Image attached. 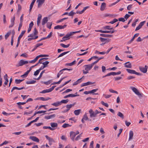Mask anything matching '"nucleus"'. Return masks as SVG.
I'll use <instances>...</instances> for the list:
<instances>
[{
	"mask_svg": "<svg viewBox=\"0 0 148 148\" xmlns=\"http://www.w3.org/2000/svg\"><path fill=\"white\" fill-rule=\"evenodd\" d=\"M29 62L27 61H24L23 60H21L18 63V65H17V67L21 66L25 64L28 63Z\"/></svg>",
	"mask_w": 148,
	"mask_h": 148,
	"instance_id": "1",
	"label": "nucleus"
},
{
	"mask_svg": "<svg viewBox=\"0 0 148 148\" xmlns=\"http://www.w3.org/2000/svg\"><path fill=\"white\" fill-rule=\"evenodd\" d=\"M147 66L146 65H145V67H143L141 66L139 67V68L140 71L143 72V73H146L147 71Z\"/></svg>",
	"mask_w": 148,
	"mask_h": 148,
	"instance_id": "2",
	"label": "nucleus"
},
{
	"mask_svg": "<svg viewBox=\"0 0 148 148\" xmlns=\"http://www.w3.org/2000/svg\"><path fill=\"white\" fill-rule=\"evenodd\" d=\"M55 86H52L51 88L48 89L44 90L40 92H49L52 91V90H53Z\"/></svg>",
	"mask_w": 148,
	"mask_h": 148,
	"instance_id": "3",
	"label": "nucleus"
},
{
	"mask_svg": "<svg viewBox=\"0 0 148 148\" xmlns=\"http://www.w3.org/2000/svg\"><path fill=\"white\" fill-rule=\"evenodd\" d=\"M92 65L91 64L88 65H85L84 66V67L85 69V70H88L90 71L92 68Z\"/></svg>",
	"mask_w": 148,
	"mask_h": 148,
	"instance_id": "4",
	"label": "nucleus"
},
{
	"mask_svg": "<svg viewBox=\"0 0 148 148\" xmlns=\"http://www.w3.org/2000/svg\"><path fill=\"white\" fill-rule=\"evenodd\" d=\"M89 112L90 114V117L92 118L96 117V114L95 112H94L92 109H90L89 111Z\"/></svg>",
	"mask_w": 148,
	"mask_h": 148,
	"instance_id": "5",
	"label": "nucleus"
},
{
	"mask_svg": "<svg viewBox=\"0 0 148 148\" xmlns=\"http://www.w3.org/2000/svg\"><path fill=\"white\" fill-rule=\"evenodd\" d=\"M50 125L52 128L53 129V130H55L58 126V124L56 123L51 122L50 123Z\"/></svg>",
	"mask_w": 148,
	"mask_h": 148,
	"instance_id": "6",
	"label": "nucleus"
},
{
	"mask_svg": "<svg viewBox=\"0 0 148 148\" xmlns=\"http://www.w3.org/2000/svg\"><path fill=\"white\" fill-rule=\"evenodd\" d=\"M76 135L75 134V132L72 131L70 132V137L73 141H74L75 140V137Z\"/></svg>",
	"mask_w": 148,
	"mask_h": 148,
	"instance_id": "7",
	"label": "nucleus"
},
{
	"mask_svg": "<svg viewBox=\"0 0 148 148\" xmlns=\"http://www.w3.org/2000/svg\"><path fill=\"white\" fill-rule=\"evenodd\" d=\"M66 25H64L63 26H62L60 25H58L57 26H56L54 28V29H64L66 27Z\"/></svg>",
	"mask_w": 148,
	"mask_h": 148,
	"instance_id": "8",
	"label": "nucleus"
},
{
	"mask_svg": "<svg viewBox=\"0 0 148 148\" xmlns=\"http://www.w3.org/2000/svg\"><path fill=\"white\" fill-rule=\"evenodd\" d=\"M30 139H31L33 141L37 142H39V139L36 137L35 136H30L29 137Z\"/></svg>",
	"mask_w": 148,
	"mask_h": 148,
	"instance_id": "9",
	"label": "nucleus"
},
{
	"mask_svg": "<svg viewBox=\"0 0 148 148\" xmlns=\"http://www.w3.org/2000/svg\"><path fill=\"white\" fill-rule=\"evenodd\" d=\"M45 0H37V2H38V7L40 8L42 4L44 3Z\"/></svg>",
	"mask_w": 148,
	"mask_h": 148,
	"instance_id": "10",
	"label": "nucleus"
},
{
	"mask_svg": "<svg viewBox=\"0 0 148 148\" xmlns=\"http://www.w3.org/2000/svg\"><path fill=\"white\" fill-rule=\"evenodd\" d=\"M106 4L104 3L103 2L101 3V8H100V10L101 11H103L106 8Z\"/></svg>",
	"mask_w": 148,
	"mask_h": 148,
	"instance_id": "11",
	"label": "nucleus"
},
{
	"mask_svg": "<svg viewBox=\"0 0 148 148\" xmlns=\"http://www.w3.org/2000/svg\"><path fill=\"white\" fill-rule=\"evenodd\" d=\"M69 37L68 35L66 34V36L64 37H63L62 38V40H60L61 42H63V41H65L66 40H68L69 39Z\"/></svg>",
	"mask_w": 148,
	"mask_h": 148,
	"instance_id": "12",
	"label": "nucleus"
},
{
	"mask_svg": "<svg viewBox=\"0 0 148 148\" xmlns=\"http://www.w3.org/2000/svg\"><path fill=\"white\" fill-rule=\"evenodd\" d=\"M124 66L126 67L131 68L132 67V65L131 63L129 62H126L124 64Z\"/></svg>",
	"mask_w": 148,
	"mask_h": 148,
	"instance_id": "13",
	"label": "nucleus"
},
{
	"mask_svg": "<svg viewBox=\"0 0 148 148\" xmlns=\"http://www.w3.org/2000/svg\"><path fill=\"white\" fill-rule=\"evenodd\" d=\"M134 133L132 131H130L129 133V141H130L133 138Z\"/></svg>",
	"mask_w": 148,
	"mask_h": 148,
	"instance_id": "14",
	"label": "nucleus"
},
{
	"mask_svg": "<svg viewBox=\"0 0 148 148\" xmlns=\"http://www.w3.org/2000/svg\"><path fill=\"white\" fill-rule=\"evenodd\" d=\"M79 95H74L73 94H69L68 95L65 96L64 97V98H66L68 97H74L76 96H79Z\"/></svg>",
	"mask_w": 148,
	"mask_h": 148,
	"instance_id": "15",
	"label": "nucleus"
},
{
	"mask_svg": "<svg viewBox=\"0 0 148 148\" xmlns=\"http://www.w3.org/2000/svg\"><path fill=\"white\" fill-rule=\"evenodd\" d=\"M42 15L41 14H39L38 15V18L37 20V25L38 26H39V24L40 23V21L41 19Z\"/></svg>",
	"mask_w": 148,
	"mask_h": 148,
	"instance_id": "16",
	"label": "nucleus"
},
{
	"mask_svg": "<svg viewBox=\"0 0 148 148\" xmlns=\"http://www.w3.org/2000/svg\"><path fill=\"white\" fill-rule=\"evenodd\" d=\"M84 77L83 76L82 77L79 79H78L77 81L74 83L73 84V86L77 85L78 84L81 83L82 82V79Z\"/></svg>",
	"mask_w": 148,
	"mask_h": 148,
	"instance_id": "17",
	"label": "nucleus"
},
{
	"mask_svg": "<svg viewBox=\"0 0 148 148\" xmlns=\"http://www.w3.org/2000/svg\"><path fill=\"white\" fill-rule=\"evenodd\" d=\"M126 70L127 72H128L129 73L135 74H136V71L135 70L130 69H127Z\"/></svg>",
	"mask_w": 148,
	"mask_h": 148,
	"instance_id": "18",
	"label": "nucleus"
},
{
	"mask_svg": "<svg viewBox=\"0 0 148 148\" xmlns=\"http://www.w3.org/2000/svg\"><path fill=\"white\" fill-rule=\"evenodd\" d=\"M98 89L97 88L96 89H93L91 90H89L88 91H84V93H93L97 92L98 90Z\"/></svg>",
	"mask_w": 148,
	"mask_h": 148,
	"instance_id": "19",
	"label": "nucleus"
},
{
	"mask_svg": "<svg viewBox=\"0 0 148 148\" xmlns=\"http://www.w3.org/2000/svg\"><path fill=\"white\" fill-rule=\"evenodd\" d=\"M48 18L47 17H44L42 19V25H44L48 21Z\"/></svg>",
	"mask_w": 148,
	"mask_h": 148,
	"instance_id": "20",
	"label": "nucleus"
},
{
	"mask_svg": "<svg viewBox=\"0 0 148 148\" xmlns=\"http://www.w3.org/2000/svg\"><path fill=\"white\" fill-rule=\"evenodd\" d=\"M93 84L92 83L90 82H88L86 83H84L81 84V86H83Z\"/></svg>",
	"mask_w": 148,
	"mask_h": 148,
	"instance_id": "21",
	"label": "nucleus"
},
{
	"mask_svg": "<svg viewBox=\"0 0 148 148\" xmlns=\"http://www.w3.org/2000/svg\"><path fill=\"white\" fill-rule=\"evenodd\" d=\"M46 138H47V139L49 141V142H54V141L53 139L52 138H51L50 137H49L47 135H46L45 136Z\"/></svg>",
	"mask_w": 148,
	"mask_h": 148,
	"instance_id": "22",
	"label": "nucleus"
},
{
	"mask_svg": "<svg viewBox=\"0 0 148 148\" xmlns=\"http://www.w3.org/2000/svg\"><path fill=\"white\" fill-rule=\"evenodd\" d=\"M100 36L104 37H111L112 36V35L110 34H100Z\"/></svg>",
	"mask_w": 148,
	"mask_h": 148,
	"instance_id": "23",
	"label": "nucleus"
},
{
	"mask_svg": "<svg viewBox=\"0 0 148 148\" xmlns=\"http://www.w3.org/2000/svg\"><path fill=\"white\" fill-rule=\"evenodd\" d=\"M103 29H108L109 30H112L113 29V27H110L109 26H106L103 27Z\"/></svg>",
	"mask_w": 148,
	"mask_h": 148,
	"instance_id": "24",
	"label": "nucleus"
},
{
	"mask_svg": "<svg viewBox=\"0 0 148 148\" xmlns=\"http://www.w3.org/2000/svg\"><path fill=\"white\" fill-rule=\"evenodd\" d=\"M51 105L55 106L58 107L61 105L60 101H57L51 104Z\"/></svg>",
	"mask_w": 148,
	"mask_h": 148,
	"instance_id": "25",
	"label": "nucleus"
},
{
	"mask_svg": "<svg viewBox=\"0 0 148 148\" xmlns=\"http://www.w3.org/2000/svg\"><path fill=\"white\" fill-rule=\"evenodd\" d=\"M36 0H33L29 7V12H30Z\"/></svg>",
	"mask_w": 148,
	"mask_h": 148,
	"instance_id": "26",
	"label": "nucleus"
},
{
	"mask_svg": "<svg viewBox=\"0 0 148 148\" xmlns=\"http://www.w3.org/2000/svg\"><path fill=\"white\" fill-rule=\"evenodd\" d=\"M65 78H66V77H63V78H61V79L59 81H58V82H55L51 84V85H55V84H60L61 83V81L64 79Z\"/></svg>",
	"mask_w": 148,
	"mask_h": 148,
	"instance_id": "27",
	"label": "nucleus"
},
{
	"mask_svg": "<svg viewBox=\"0 0 148 148\" xmlns=\"http://www.w3.org/2000/svg\"><path fill=\"white\" fill-rule=\"evenodd\" d=\"M116 31V30L113 29L112 31H107L105 30L104 31V33H110V34H113L114 32Z\"/></svg>",
	"mask_w": 148,
	"mask_h": 148,
	"instance_id": "28",
	"label": "nucleus"
},
{
	"mask_svg": "<svg viewBox=\"0 0 148 148\" xmlns=\"http://www.w3.org/2000/svg\"><path fill=\"white\" fill-rule=\"evenodd\" d=\"M81 111V110L80 109H78L77 110H75L74 111V113L76 115H79L80 112Z\"/></svg>",
	"mask_w": 148,
	"mask_h": 148,
	"instance_id": "29",
	"label": "nucleus"
},
{
	"mask_svg": "<svg viewBox=\"0 0 148 148\" xmlns=\"http://www.w3.org/2000/svg\"><path fill=\"white\" fill-rule=\"evenodd\" d=\"M24 88V87H22L21 88H18L17 87H14L11 90V92H12L13 90L15 89H17L18 90H21Z\"/></svg>",
	"mask_w": 148,
	"mask_h": 148,
	"instance_id": "30",
	"label": "nucleus"
},
{
	"mask_svg": "<svg viewBox=\"0 0 148 148\" xmlns=\"http://www.w3.org/2000/svg\"><path fill=\"white\" fill-rule=\"evenodd\" d=\"M70 52V51H68L66 52H64L60 54L58 57V58H59L60 57H62L64 55H65L67 53Z\"/></svg>",
	"mask_w": 148,
	"mask_h": 148,
	"instance_id": "31",
	"label": "nucleus"
},
{
	"mask_svg": "<svg viewBox=\"0 0 148 148\" xmlns=\"http://www.w3.org/2000/svg\"><path fill=\"white\" fill-rule=\"evenodd\" d=\"M75 62H76V61L74 60L71 63H66V66H73V65H74L75 63Z\"/></svg>",
	"mask_w": 148,
	"mask_h": 148,
	"instance_id": "32",
	"label": "nucleus"
},
{
	"mask_svg": "<svg viewBox=\"0 0 148 148\" xmlns=\"http://www.w3.org/2000/svg\"><path fill=\"white\" fill-rule=\"evenodd\" d=\"M117 115L121 118L124 119V115L121 112H119L117 114Z\"/></svg>",
	"mask_w": 148,
	"mask_h": 148,
	"instance_id": "33",
	"label": "nucleus"
},
{
	"mask_svg": "<svg viewBox=\"0 0 148 148\" xmlns=\"http://www.w3.org/2000/svg\"><path fill=\"white\" fill-rule=\"evenodd\" d=\"M74 105V104L67 105L66 106V108H67V110H69L72 107V106Z\"/></svg>",
	"mask_w": 148,
	"mask_h": 148,
	"instance_id": "34",
	"label": "nucleus"
},
{
	"mask_svg": "<svg viewBox=\"0 0 148 148\" xmlns=\"http://www.w3.org/2000/svg\"><path fill=\"white\" fill-rule=\"evenodd\" d=\"M60 45L63 47L66 48L68 47L69 46L70 44H69L67 45H65L64 44L61 43L60 44Z\"/></svg>",
	"mask_w": 148,
	"mask_h": 148,
	"instance_id": "35",
	"label": "nucleus"
},
{
	"mask_svg": "<svg viewBox=\"0 0 148 148\" xmlns=\"http://www.w3.org/2000/svg\"><path fill=\"white\" fill-rule=\"evenodd\" d=\"M130 88L134 92H139L137 89L135 87H131Z\"/></svg>",
	"mask_w": 148,
	"mask_h": 148,
	"instance_id": "36",
	"label": "nucleus"
},
{
	"mask_svg": "<svg viewBox=\"0 0 148 148\" xmlns=\"http://www.w3.org/2000/svg\"><path fill=\"white\" fill-rule=\"evenodd\" d=\"M69 101V100L68 99H66V100H62L60 102L61 105L62 103H66L68 102Z\"/></svg>",
	"mask_w": 148,
	"mask_h": 148,
	"instance_id": "37",
	"label": "nucleus"
},
{
	"mask_svg": "<svg viewBox=\"0 0 148 148\" xmlns=\"http://www.w3.org/2000/svg\"><path fill=\"white\" fill-rule=\"evenodd\" d=\"M36 81L35 80H32L31 81H27L26 82L27 84H33L36 82Z\"/></svg>",
	"mask_w": 148,
	"mask_h": 148,
	"instance_id": "38",
	"label": "nucleus"
},
{
	"mask_svg": "<svg viewBox=\"0 0 148 148\" xmlns=\"http://www.w3.org/2000/svg\"><path fill=\"white\" fill-rule=\"evenodd\" d=\"M11 33V31L8 32L5 35V39H7L9 36L10 35Z\"/></svg>",
	"mask_w": 148,
	"mask_h": 148,
	"instance_id": "39",
	"label": "nucleus"
},
{
	"mask_svg": "<svg viewBox=\"0 0 148 148\" xmlns=\"http://www.w3.org/2000/svg\"><path fill=\"white\" fill-rule=\"evenodd\" d=\"M71 125H69L68 124L64 123L62 125V127L64 128H65L68 127H71Z\"/></svg>",
	"mask_w": 148,
	"mask_h": 148,
	"instance_id": "40",
	"label": "nucleus"
},
{
	"mask_svg": "<svg viewBox=\"0 0 148 148\" xmlns=\"http://www.w3.org/2000/svg\"><path fill=\"white\" fill-rule=\"evenodd\" d=\"M140 98H141L144 96L143 93H135Z\"/></svg>",
	"mask_w": 148,
	"mask_h": 148,
	"instance_id": "41",
	"label": "nucleus"
},
{
	"mask_svg": "<svg viewBox=\"0 0 148 148\" xmlns=\"http://www.w3.org/2000/svg\"><path fill=\"white\" fill-rule=\"evenodd\" d=\"M23 79H17L15 80V82L16 84H18L20 83L21 82H22Z\"/></svg>",
	"mask_w": 148,
	"mask_h": 148,
	"instance_id": "42",
	"label": "nucleus"
},
{
	"mask_svg": "<svg viewBox=\"0 0 148 148\" xmlns=\"http://www.w3.org/2000/svg\"><path fill=\"white\" fill-rule=\"evenodd\" d=\"M2 114L4 115H5L6 116H7L10 115L11 114H15V113H8L5 112H2Z\"/></svg>",
	"mask_w": 148,
	"mask_h": 148,
	"instance_id": "43",
	"label": "nucleus"
},
{
	"mask_svg": "<svg viewBox=\"0 0 148 148\" xmlns=\"http://www.w3.org/2000/svg\"><path fill=\"white\" fill-rule=\"evenodd\" d=\"M49 62L47 61L42 63V64L43 65L44 67H46L47 66V65L49 64Z\"/></svg>",
	"mask_w": 148,
	"mask_h": 148,
	"instance_id": "44",
	"label": "nucleus"
},
{
	"mask_svg": "<svg viewBox=\"0 0 148 148\" xmlns=\"http://www.w3.org/2000/svg\"><path fill=\"white\" fill-rule=\"evenodd\" d=\"M45 70H43V71H42L40 73V75L39 76V77L38 78H37L36 79L38 80L39 79H40V78H41V77L42 76V74L45 72Z\"/></svg>",
	"mask_w": 148,
	"mask_h": 148,
	"instance_id": "45",
	"label": "nucleus"
},
{
	"mask_svg": "<svg viewBox=\"0 0 148 148\" xmlns=\"http://www.w3.org/2000/svg\"><path fill=\"white\" fill-rule=\"evenodd\" d=\"M118 21V20L116 18L114 19L112 21H111L109 23H111V24H113L117 22Z\"/></svg>",
	"mask_w": 148,
	"mask_h": 148,
	"instance_id": "46",
	"label": "nucleus"
},
{
	"mask_svg": "<svg viewBox=\"0 0 148 148\" xmlns=\"http://www.w3.org/2000/svg\"><path fill=\"white\" fill-rule=\"evenodd\" d=\"M101 103L102 105L105 106H106L107 107H108L109 106H108V104L107 103H104L103 101H101Z\"/></svg>",
	"mask_w": 148,
	"mask_h": 148,
	"instance_id": "47",
	"label": "nucleus"
},
{
	"mask_svg": "<svg viewBox=\"0 0 148 148\" xmlns=\"http://www.w3.org/2000/svg\"><path fill=\"white\" fill-rule=\"evenodd\" d=\"M121 73V72L120 71H119L117 72H112V75H119Z\"/></svg>",
	"mask_w": 148,
	"mask_h": 148,
	"instance_id": "48",
	"label": "nucleus"
},
{
	"mask_svg": "<svg viewBox=\"0 0 148 148\" xmlns=\"http://www.w3.org/2000/svg\"><path fill=\"white\" fill-rule=\"evenodd\" d=\"M82 119L85 120H88V118L87 115L86 114H85L83 116Z\"/></svg>",
	"mask_w": 148,
	"mask_h": 148,
	"instance_id": "49",
	"label": "nucleus"
},
{
	"mask_svg": "<svg viewBox=\"0 0 148 148\" xmlns=\"http://www.w3.org/2000/svg\"><path fill=\"white\" fill-rule=\"evenodd\" d=\"M145 22V21L141 22L139 23L138 26L140 27L141 28L142 26L144 25Z\"/></svg>",
	"mask_w": 148,
	"mask_h": 148,
	"instance_id": "50",
	"label": "nucleus"
},
{
	"mask_svg": "<svg viewBox=\"0 0 148 148\" xmlns=\"http://www.w3.org/2000/svg\"><path fill=\"white\" fill-rule=\"evenodd\" d=\"M30 71V70H27L26 72H25L24 74V75H25V77H26L28 75Z\"/></svg>",
	"mask_w": 148,
	"mask_h": 148,
	"instance_id": "51",
	"label": "nucleus"
},
{
	"mask_svg": "<svg viewBox=\"0 0 148 148\" xmlns=\"http://www.w3.org/2000/svg\"><path fill=\"white\" fill-rule=\"evenodd\" d=\"M125 18H119L118 20L119 21H122L123 22H124L125 21Z\"/></svg>",
	"mask_w": 148,
	"mask_h": 148,
	"instance_id": "52",
	"label": "nucleus"
},
{
	"mask_svg": "<svg viewBox=\"0 0 148 148\" xmlns=\"http://www.w3.org/2000/svg\"><path fill=\"white\" fill-rule=\"evenodd\" d=\"M25 32V30L23 31L22 32H21V33L20 35L19 36V37L21 38L22 37V36H23V35L24 34Z\"/></svg>",
	"mask_w": 148,
	"mask_h": 148,
	"instance_id": "53",
	"label": "nucleus"
},
{
	"mask_svg": "<svg viewBox=\"0 0 148 148\" xmlns=\"http://www.w3.org/2000/svg\"><path fill=\"white\" fill-rule=\"evenodd\" d=\"M63 72V71H62V70H61L58 74L57 76V78H59L60 77V75L62 74Z\"/></svg>",
	"mask_w": 148,
	"mask_h": 148,
	"instance_id": "54",
	"label": "nucleus"
},
{
	"mask_svg": "<svg viewBox=\"0 0 148 148\" xmlns=\"http://www.w3.org/2000/svg\"><path fill=\"white\" fill-rule=\"evenodd\" d=\"M130 16V15L128 14H126L124 16V18L126 20Z\"/></svg>",
	"mask_w": 148,
	"mask_h": 148,
	"instance_id": "55",
	"label": "nucleus"
},
{
	"mask_svg": "<svg viewBox=\"0 0 148 148\" xmlns=\"http://www.w3.org/2000/svg\"><path fill=\"white\" fill-rule=\"evenodd\" d=\"M40 72V71L39 69L37 70L36 71L34 72V75L35 76L39 74Z\"/></svg>",
	"mask_w": 148,
	"mask_h": 148,
	"instance_id": "56",
	"label": "nucleus"
},
{
	"mask_svg": "<svg viewBox=\"0 0 148 148\" xmlns=\"http://www.w3.org/2000/svg\"><path fill=\"white\" fill-rule=\"evenodd\" d=\"M34 34H33L35 35L37 34L38 33V32L36 30V28H34V31L33 32Z\"/></svg>",
	"mask_w": 148,
	"mask_h": 148,
	"instance_id": "57",
	"label": "nucleus"
},
{
	"mask_svg": "<svg viewBox=\"0 0 148 148\" xmlns=\"http://www.w3.org/2000/svg\"><path fill=\"white\" fill-rule=\"evenodd\" d=\"M93 144H94V142L93 141H92L90 143V148H93Z\"/></svg>",
	"mask_w": 148,
	"mask_h": 148,
	"instance_id": "58",
	"label": "nucleus"
},
{
	"mask_svg": "<svg viewBox=\"0 0 148 148\" xmlns=\"http://www.w3.org/2000/svg\"><path fill=\"white\" fill-rule=\"evenodd\" d=\"M22 23L21 22H20L19 25L18 29V31H20L21 29L22 26Z\"/></svg>",
	"mask_w": 148,
	"mask_h": 148,
	"instance_id": "59",
	"label": "nucleus"
},
{
	"mask_svg": "<svg viewBox=\"0 0 148 148\" xmlns=\"http://www.w3.org/2000/svg\"><path fill=\"white\" fill-rule=\"evenodd\" d=\"M33 112V110H31L29 112H24V114L28 115V114L32 113Z\"/></svg>",
	"mask_w": 148,
	"mask_h": 148,
	"instance_id": "60",
	"label": "nucleus"
},
{
	"mask_svg": "<svg viewBox=\"0 0 148 148\" xmlns=\"http://www.w3.org/2000/svg\"><path fill=\"white\" fill-rule=\"evenodd\" d=\"M87 53H88V52H85L84 53H82V54H80V53H78L77 54V55L78 56H83V55H84L86 54Z\"/></svg>",
	"mask_w": 148,
	"mask_h": 148,
	"instance_id": "61",
	"label": "nucleus"
},
{
	"mask_svg": "<svg viewBox=\"0 0 148 148\" xmlns=\"http://www.w3.org/2000/svg\"><path fill=\"white\" fill-rule=\"evenodd\" d=\"M100 39L102 42H105L106 40H107V39L103 38L102 37L100 38Z\"/></svg>",
	"mask_w": 148,
	"mask_h": 148,
	"instance_id": "62",
	"label": "nucleus"
},
{
	"mask_svg": "<svg viewBox=\"0 0 148 148\" xmlns=\"http://www.w3.org/2000/svg\"><path fill=\"white\" fill-rule=\"evenodd\" d=\"M51 82V80H49L47 82H44V83L46 85H48L50 84Z\"/></svg>",
	"mask_w": 148,
	"mask_h": 148,
	"instance_id": "63",
	"label": "nucleus"
},
{
	"mask_svg": "<svg viewBox=\"0 0 148 148\" xmlns=\"http://www.w3.org/2000/svg\"><path fill=\"white\" fill-rule=\"evenodd\" d=\"M132 5H128L127 7V10H131L132 8Z\"/></svg>",
	"mask_w": 148,
	"mask_h": 148,
	"instance_id": "64",
	"label": "nucleus"
}]
</instances>
